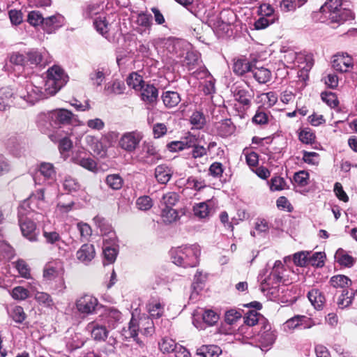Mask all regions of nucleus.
<instances>
[{
	"mask_svg": "<svg viewBox=\"0 0 357 357\" xmlns=\"http://www.w3.org/2000/svg\"><path fill=\"white\" fill-rule=\"evenodd\" d=\"M201 250L197 244L173 248L170 250L172 262L177 266L195 267L199 264Z\"/></svg>",
	"mask_w": 357,
	"mask_h": 357,
	"instance_id": "f03ea898",
	"label": "nucleus"
},
{
	"mask_svg": "<svg viewBox=\"0 0 357 357\" xmlns=\"http://www.w3.org/2000/svg\"><path fill=\"white\" fill-rule=\"evenodd\" d=\"M143 137V134L137 130L125 132L119 139V146L125 151L132 153L139 147Z\"/></svg>",
	"mask_w": 357,
	"mask_h": 357,
	"instance_id": "f8f14e48",
	"label": "nucleus"
},
{
	"mask_svg": "<svg viewBox=\"0 0 357 357\" xmlns=\"http://www.w3.org/2000/svg\"><path fill=\"white\" fill-rule=\"evenodd\" d=\"M50 116L51 121L56 124H73L76 122L81 124L70 111L65 109H55L50 113Z\"/></svg>",
	"mask_w": 357,
	"mask_h": 357,
	"instance_id": "dca6fc26",
	"label": "nucleus"
},
{
	"mask_svg": "<svg viewBox=\"0 0 357 357\" xmlns=\"http://www.w3.org/2000/svg\"><path fill=\"white\" fill-rule=\"evenodd\" d=\"M172 174V170L166 165H160L155 168V178L160 184L167 183L171 179Z\"/></svg>",
	"mask_w": 357,
	"mask_h": 357,
	"instance_id": "cd10ccee",
	"label": "nucleus"
},
{
	"mask_svg": "<svg viewBox=\"0 0 357 357\" xmlns=\"http://www.w3.org/2000/svg\"><path fill=\"white\" fill-rule=\"evenodd\" d=\"M93 25L98 33L104 37L107 38L110 24L106 20L105 14L96 17L93 20Z\"/></svg>",
	"mask_w": 357,
	"mask_h": 357,
	"instance_id": "72a5a7b5",
	"label": "nucleus"
},
{
	"mask_svg": "<svg viewBox=\"0 0 357 357\" xmlns=\"http://www.w3.org/2000/svg\"><path fill=\"white\" fill-rule=\"evenodd\" d=\"M258 14L260 16L272 18L278 17L275 14V10L269 3H262L258 8Z\"/></svg>",
	"mask_w": 357,
	"mask_h": 357,
	"instance_id": "338daca9",
	"label": "nucleus"
},
{
	"mask_svg": "<svg viewBox=\"0 0 357 357\" xmlns=\"http://www.w3.org/2000/svg\"><path fill=\"white\" fill-rule=\"evenodd\" d=\"M98 305V298L91 294H84L75 301V307L77 312L86 316L96 314Z\"/></svg>",
	"mask_w": 357,
	"mask_h": 357,
	"instance_id": "1a4fd4ad",
	"label": "nucleus"
},
{
	"mask_svg": "<svg viewBox=\"0 0 357 357\" xmlns=\"http://www.w3.org/2000/svg\"><path fill=\"white\" fill-rule=\"evenodd\" d=\"M85 330L91 334V337L98 342L105 341L109 331L106 326L100 324L98 320H94L89 322Z\"/></svg>",
	"mask_w": 357,
	"mask_h": 357,
	"instance_id": "2eb2a0df",
	"label": "nucleus"
},
{
	"mask_svg": "<svg viewBox=\"0 0 357 357\" xmlns=\"http://www.w3.org/2000/svg\"><path fill=\"white\" fill-rule=\"evenodd\" d=\"M279 4L280 10L283 12L295 10L303 6L307 0H275Z\"/></svg>",
	"mask_w": 357,
	"mask_h": 357,
	"instance_id": "c9c22d12",
	"label": "nucleus"
},
{
	"mask_svg": "<svg viewBox=\"0 0 357 357\" xmlns=\"http://www.w3.org/2000/svg\"><path fill=\"white\" fill-rule=\"evenodd\" d=\"M8 61L3 66V70L8 73L13 71L12 66L25 67L27 66L26 55L19 52H13L8 55Z\"/></svg>",
	"mask_w": 357,
	"mask_h": 357,
	"instance_id": "a211bd4d",
	"label": "nucleus"
},
{
	"mask_svg": "<svg viewBox=\"0 0 357 357\" xmlns=\"http://www.w3.org/2000/svg\"><path fill=\"white\" fill-rule=\"evenodd\" d=\"M332 67L340 73H349L354 68V61L347 53H337L333 56Z\"/></svg>",
	"mask_w": 357,
	"mask_h": 357,
	"instance_id": "4468645a",
	"label": "nucleus"
},
{
	"mask_svg": "<svg viewBox=\"0 0 357 357\" xmlns=\"http://www.w3.org/2000/svg\"><path fill=\"white\" fill-rule=\"evenodd\" d=\"M354 296V293L351 292L349 294L347 290H343L337 301L338 306L342 309L349 306L352 303Z\"/></svg>",
	"mask_w": 357,
	"mask_h": 357,
	"instance_id": "13d9d810",
	"label": "nucleus"
},
{
	"mask_svg": "<svg viewBox=\"0 0 357 357\" xmlns=\"http://www.w3.org/2000/svg\"><path fill=\"white\" fill-rule=\"evenodd\" d=\"M165 304L159 299L151 298L146 304V310L151 318L159 319L163 315Z\"/></svg>",
	"mask_w": 357,
	"mask_h": 357,
	"instance_id": "a878e982",
	"label": "nucleus"
},
{
	"mask_svg": "<svg viewBox=\"0 0 357 357\" xmlns=\"http://www.w3.org/2000/svg\"><path fill=\"white\" fill-rule=\"evenodd\" d=\"M27 66L45 65L47 63V54L31 50L26 53Z\"/></svg>",
	"mask_w": 357,
	"mask_h": 357,
	"instance_id": "c756f323",
	"label": "nucleus"
},
{
	"mask_svg": "<svg viewBox=\"0 0 357 357\" xmlns=\"http://www.w3.org/2000/svg\"><path fill=\"white\" fill-rule=\"evenodd\" d=\"M105 182L107 185L113 190H119L121 188L123 180L119 174H109L106 177Z\"/></svg>",
	"mask_w": 357,
	"mask_h": 357,
	"instance_id": "3c124183",
	"label": "nucleus"
},
{
	"mask_svg": "<svg viewBox=\"0 0 357 357\" xmlns=\"http://www.w3.org/2000/svg\"><path fill=\"white\" fill-rule=\"evenodd\" d=\"M278 20V17H265L261 16L259 19H257L253 24L254 29L255 30H262L265 29L270 25L275 23V22Z\"/></svg>",
	"mask_w": 357,
	"mask_h": 357,
	"instance_id": "6e6d98bb",
	"label": "nucleus"
},
{
	"mask_svg": "<svg viewBox=\"0 0 357 357\" xmlns=\"http://www.w3.org/2000/svg\"><path fill=\"white\" fill-rule=\"evenodd\" d=\"M284 271V268L283 264L281 261L277 260L275 261L272 271L267 278L262 279L264 275L260 273L259 278H260L261 280V290L265 291L280 283L283 278Z\"/></svg>",
	"mask_w": 357,
	"mask_h": 357,
	"instance_id": "6e6552de",
	"label": "nucleus"
},
{
	"mask_svg": "<svg viewBox=\"0 0 357 357\" xmlns=\"http://www.w3.org/2000/svg\"><path fill=\"white\" fill-rule=\"evenodd\" d=\"M141 91V99L146 103L152 105L156 102L158 97V90L153 84H144L139 90Z\"/></svg>",
	"mask_w": 357,
	"mask_h": 357,
	"instance_id": "5701e85b",
	"label": "nucleus"
},
{
	"mask_svg": "<svg viewBox=\"0 0 357 357\" xmlns=\"http://www.w3.org/2000/svg\"><path fill=\"white\" fill-rule=\"evenodd\" d=\"M314 325V323L310 318L303 315H296L289 319L284 323V328L289 330H294L298 326H303V328L307 329L311 328Z\"/></svg>",
	"mask_w": 357,
	"mask_h": 357,
	"instance_id": "412c9836",
	"label": "nucleus"
},
{
	"mask_svg": "<svg viewBox=\"0 0 357 357\" xmlns=\"http://www.w3.org/2000/svg\"><path fill=\"white\" fill-rule=\"evenodd\" d=\"M270 229L268 222L264 219H257L255 224V230L250 232L253 236H256V232L258 234L267 233Z\"/></svg>",
	"mask_w": 357,
	"mask_h": 357,
	"instance_id": "774afa93",
	"label": "nucleus"
},
{
	"mask_svg": "<svg viewBox=\"0 0 357 357\" xmlns=\"http://www.w3.org/2000/svg\"><path fill=\"white\" fill-rule=\"evenodd\" d=\"M35 299L39 304L43 305L45 307H50L54 304L50 295L46 292L36 291L35 293Z\"/></svg>",
	"mask_w": 357,
	"mask_h": 357,
	"instance_id": "052dcab7",
	"label": "nucleus"
},
{
	"mask_svg": "<svg viewBox=\"0 0 357 357\" xmlns=\"http://www.w3.org/2000/svg\"><path fill=\"white\" fill-rule=\"evenodd\" d=\"M161 215L162 220L168 224L174 222L178 219V213L173 207H163Z\"/></svg>",
	"mask_w": 357,
	"mask_h": 357,
	"instance_id": "de8ad7c7",
	"label": "nucleus"
},
{
	"mask_svg": "<svg viewBox=\"0 0 357 357\" xmlns=\"http://www.w3.org/2000/svg\"><path fill=\"white\" fill-rule=\"evenodd\" d=\"M84 141L96 155L100 158H104L107 155V148L98 137L88 135L85 137Z\"/></svg>",
	"mask_w": 357,
	"mask_h": 357,
	"instance_id": "aec40b11",
	"label": "nucleus"
},
{
	"mask_svg": "<svg viewBox=\"0 0 357 357\" xmlns=\"http://www.w3.org/2000/svg\"><path fill=\"white\" fill-rule=\"evenodd\" d=\"M133 158L136 162L142 166L151 167L157 164L162 157L153 142L144 141L135 152Z\"/></svg>",
	"mask_w": 357,
	"mask_h": 357,
	"instance_id": "20e7f679",
	"label": "nucleus"
},
{
	"mask_svg": "<svg viewBox=\"0 0 357 357\" xmlns=\"http://www.w3.org/2000/svg\"><path fill=\"white\" fill-rule=\"evenodd\" d=\"M320 12L325 15V18L328 19L331 23L340 24L353 18L350 10L342 8L341 0H327L320 8Z\"/></svg>",
	"mask_w": 357,
	"mask_h": 357,
	"instance_id": "7ed1b4c3",
	"label": "nucleus"
},
{
	"mask_svg": "<svg viewBox=\"0 0 357 357\" xmlns=\"http://www.w3.org/2000/svg\"><path fill=\"white\" fill-rule=\"evenodd\" d=\"M63 22V17L59 14L44 17L42 28L47 33H51L60 27Z\"/></svg>",
	"mask_w": 357,
	"mask_h": 357,
	"instance_id": "bb28decb",
	"label": "nucleus"
},
{
	"mask_svg": "<svg viewBox=\"0 0 357 357\" xmlns=\"http://www.w3.org/2000/svg\"><path fill=\"white\" fill-rule=\"evenodd\" d=\"M244 322L249 326H254L257 324L261 325V328L266 324V320L258 313L251 312L244 318Z\"/></svg>",
	"mask_w": 357,
	"mask_h": 357,
	"instance_id": "c03bdc74",
	"label": "nucleus"
},
{
	"mask_svg": "<svg viewBox=\"0 0 357 357\" xmlns=\"http://www.w3.org/2000/svg\"><path fill=\"white\" fill-rule=\"evenodd\" d=\"M95 256L94 246L88 243L83 244L76 252V259L84 264H89Z\"/></svg>",
	"mask_w": 357,
	"mask_h": 357,
	"instance_id": "4be33fe9",
	"label": "nucleus"
},
{
	"mask_svg": "<svg viewBox=\"0 0 357 357\" xmlns=\"http://www.w3.org/2000/svg\"><path fill=\"white\" fill-rule=\"evenodd\" d=\"M284 59L289 65V67L291 68H299L301 73V76H302L303 73L310 71L313 65L310 58H307L302 54H297L294 52H287L284 55Z\"/></svg>",
	"mask_w": 357,
	"mask_h": 357,
	"instance_id": "9d476101",
	"label": "nucleus"
},
{
	"mask_svg": "<svg viewBox=\"0 0 357 357\" xmlns=\"http://www.w3.org/2000/svg\"><path fill=\"white\" fill-rule=\"evenodd\" d=\"M204 324L208 326L215 325L219 320V315L212 310H205L202 314Z\"/></svg>",
	"mask_w": 357,
	"mask_h": 357,
	"instance_id": "864d4df0",
	"label": "nucleus"
},
{
	"mask_svg": "<svg viewBox=\"0 0 357 357\" xmlns=\"http://www.w3.org/2000/svg\"><path fill=\"white\" fill-rule=\"evenodd\" d=\"M154 331L153 322L151 317L143 315L139 319L133 316L129 322L128 328L126 333H128V337L137 340L138 332L147 336L151 335Z\"/></svg>",
	"mask_w": 357,
	"mask_h": 357,
	"instance_id": "423d86ee",
	"label": "nucleus"
},
{
	"mask_svg": "<svg viewBox=\"0 0 357 357\" xmlns=\"http://www.w3.org/2000/svg\"><path fill=\"white\" fill-rule=\"evenodd\" d=\"M62 186L63 190L68 192H76L80 188V185L77 179L70 176L64 177Z\"/></svg>",
	"mask_w": 357,
	"mask_h": 357,
	"instance_id": "49530a36",
	"label": "nucleus"
},
{
	"mask_svg": "<svg viewBox=\"0 0 357 357\" xmlns=\"http://www.w3.org/2000/svg\"><path fill=\"white\" fill-rule=\"evenodd\" d=\"M21 97L31 105L35 104L40 99L46 98V94L42 91V88L32 84L26 86V93H22Z\"/></svg>",
	"mask_w": 357,
	"mask_h": 357,
	"instance_id": "6ab92c4d",
	"label": "nucleus"
},
{
	"mask_svg": "<svg viewBox=\"0 0 357 357\" xmlns=\"http://www.w3.org/2000/svg\"><path fill=\"white\" fill-rule=\"evenodd\" d=\"M62 87L61 86L57 85L56 81H54L52 79H50L49 77H46L43 91L46 94V98L47 96L54 95Z\"/></svg>",
	"mask_w": 357,
	"mask_h": 357,
	"instance_id": "5fc2aeb1",
	"label": "nucleus"
},
{
	"mask_svg": "<svg viewBox=\"0 0 357 357\" xmlns=\"http://www.w3.org/2000/svg\"><path fill=\"white\" fill-rule=\"evenodd\" d=\"M234 17L235 15L231 10H225L219 15L208 18L207 22L219 37H223L229 35Z\"/></svg>",
	"mask_w": 357,
	"mask_h": 357,
	"instance_id": "39448f33",
	"label": "nucleus"
},
{
	"mask_svg": "<svg viewBox=\"0 0 357 357\" xmlns=\"http://www.w3.org/2000/svg\"><path fill=\"white\" fill-rule=\"evenodd\" d=\"M251 73L255 80L259 84H266L269 82L272 77V73L269 69L265 67L252 66Z\"/></svg>",
	"mask_w": 357,
	"mask_h": 357,
	"instance_id": "7c9ffc66",
	"label": "nucleus"
},
{
	"mask_svg": "<svg viewBox=\"0 0 357 357\" xmlns=\"http://www.w3.org/2000/svg\"><path fill=\"white\" fill-rule=\"evenodd\" d=\"M178 62H181L188 70H192L197 67L200 62V54L196 51H192L189 49L185 56Z\"/></svg>",
	"mask_w": 357,
	"mask_h": 357,
	"instance_id": "393cba45",
	"label": "nucleus"
},
{
	"mask_svg": "<svg viewBox=\"0 0 357 357\" xmlns=\"http://www.w3.org/2000/svg\"><path fill=\"white\" fill-rule=\"evenodd\" d=\"M13 264L21 277L26 279L30 278V268L26 261L22 259H19L13 262Z\"/></svg>",
	"mask_w": 357,
	"mask_h": 357,
	"instance_id": "bf43d9fd",
	"label": "nucleus"
},
{
	"mask_svg": "<svg viewBox=\"0 0 357 357\" xmlns=\"http://www.w3.org/2000/svg\"><path fill=\"white\" fill-rule=\"evenodd\" d=\"M47 206L45 201L44 189H39L36 194L24 200L18 208V218L22 235L30 241L38 239V232L36 224L26 217L31 211L36 208L43 210Z\"/></svg>",
	"mask_w": 357,
	"mask_h": 357,
	"instance_id": "f257e3e1",
	"label": "nucleus"
},
{
	"mask_svg": "<svg viewBox=\"0 0 357 357\" xmlns=\"http://www.w3.org/2000/svg\"><path fill=\"white\" fill-rule=\"evenodd\" d=\"M47 77L56 81L58 86L63 87L68 82V76L59 66H54L50 68L47 73Z\"/></svg>",
	"mask_w": 357,
	"mask_h": 357,
	"instance_id": "c85d7f7f",
	"label": "nucleus"
},
{
	"mask_svg": "<svg viewBox=\"0 0 357 357\" xmlns=\"http://www.w3.org/2000/svg\"><path fill=\"white\" fill-rule=\"evenodd\" d=\"M162 99L165 106L167 108L174 107L181 102L179 94L172 91L164 92L162 95Z\"/></svg>",
	"mask_w": 357,
	"mask_h": 357,
	"instance_id": "e433bc0d",
	"label": "nucleus"
},
{
	"mask_svg": "<svg viewBox=\"0 0 357 357\" xmlns=\"http://www.w3.org/2000/svg\"><path fill=\"white\" fill-rule=\"evenodd\" d=\"M103 5L100 3H91L88 4L83 12V15L86 18H94L100 15H104L102 13Z\"/></svg>",
	"mask_w": 357,
	"mask_h": 357,
	"instance_id": "4c0bfd02",
	"label": "nucleus"
},
{
	"mask_svg": "<svg viewBox=\"0 0 357 357\" xmlns=\"http://www.w3.org/2000/svg\"><path fill=\"white\" fill-rule=\"evenodd\" d=\"M307 298L314 308L317 310L322 309L326 301L324 295L317 289L310 291L307 294Z\"/></svg>",
	"mask_w": 357,
	"mask_h": 357,
	"instance_id": "473e14b6",
	"label": "nucleus"
},
{
	"mask_svg": "<svg viewBox=\"0 0 357 357\" xmlns=\"http://www.w3.org/2000/svg\"><path fill=\"white\" fill-rule=\"evenodd\" d=\"M136 24L137 25V31L140 34H149L152 22V16L146 13L142 12L137 16Z\"/></svg>",
	"mask_w": 357,
	"mask_h": 357,
	"instance_id": "b1692460",
	"label": "nucleus"
},
{
	"mask_svg": "<svg viewBox=\"0 0 357 357\" xmlns=\"http://www.w3.org/2000/svg\"><path fill=\"white\" fill-rule=\"evenodd\" d=\"M325 254L321 252L312 253L308 255L307 265L317 267H321L324 264Z\"/></svg>",
	"mask_w": 357,
	"mask_h": 357,
	"instance_id": "603ef678",
	"label": "nucleus"
},
{
	"mask_svg": "<svg viewBox=\"0 0 357 357\" xmlns=\"http://www.w3.org/2000/svg\"><path fill=\"white\" fill-rule=\"evenodd\" d=\"M215 202L213 199L194 204L192 211L195 216L204 219L208 218L214 212Z\"/></svg>",
	"mask_w": 357,
	"mask_h": 357,
	"instance_id": "f3484780",
	"label": "nucleus"
},
{
	"mask_svg": "<svg viewBox=\"0 0 357 357\" xmlns=\"http://www.w3.org/2000/svg\"><path fill=\"white\" fill-rule=\"evenodd\" d=\"M43 20L44 16L38 10H33L29 12L28 14L27 21L33 26H37L38 25L42 26Z\"/></svg>",
	"mask_w": 357,
	"mask_h": 357,
	"instance_id": "4d7b16f0",
	"label": "nucleus"
},
{
	"mask_svg": "<svg viewBox=\"0 0 357 357\" xmlns=\"http://www.w3.org/2000/svg\"><path fill=\"white\" fill-rule=\"evenodd\" d=\"M160 349L163 353H169L176 351L177 345L175 341L169 337H164L159 343Z\"/></svg>",
	"mask_w": 357,
	"mask_h": 357,
	"instance_id": "680f3d73",
	"label": "nucleus"
},
{
	"mask_svg": "<svg viewBox=\"0 0 357 357\" xmlns=\"http://www.w3.org/2000/svg\"><path fill=\"white\" fill-rule=\"evenodd\" d=\"M252 66H253L247 59H238L234 60L232 68L236 75L242 76L246 73H251Z\"/></svg>",
	"mask_w": 357,
	"mask_h": 357,
	"instance_id": "2f4dec72",
	"label": "nucleus"
},
{
	"mask_svg": "<svg viewBox=\"0 0 357 357\" xmlns=\"http://www.w3.org/2000/svg\"><path fill=\"white\" fill-rule=\"evenodd\" d=\"M321 96L322 100L330 107L335 108L338 106L339 101L335 93L333 92H323Z\"/></svg>",
	"mask_w": 357,
	"mask_h": 357,
	"instance_id": "0e129e2a",
	"label": "nucleus"
},
{
	"mask_svg": "<svg viewBox=\"0 0 357 357\" xmlns=\"http://www.w3.org/2000/svg\"><path fill=\"white\" fill-rule=\"evenodd\" d=\"M107 241V239L105 237H104L103 254L105 260L107 261V264H109L114 262V261L116 260L117 256V250L115 248L112 247L110 245H107L106 244Z\"/></svg>",
	"mask_w": 357,
	"mask_h": 357,
	"instance_id": "a18cd8bd",
	"label": "nucleus"
},
{
	"mask_svg": "<svg viewBox=\"0 0 357 357\" xmlns=\"http://www.w3.org/2000/svg\"><path fill=\"white\" fill-rule=\"evenodd\" d=\"M74 162L82 167L83 168L95 172L97 171V163L96 162L92 159L91 158H83L79 156H76L74 158Z\"/></svg>",
	"mask_w": 357,
	"mask_h": 357,
	"instance_id": "58836bf2",
	"label": "nucleus"
},
{
	"mask_svg": "<svg viewBox=\"0 0 357 357\" xmlns=\"http://www.w3.org/2000/svg\"><path fill=\"white\" fill-rule=\"evenodd\" d=\"M8 313L9 317L15 322L18 324L22 323L26 317L24 309L19 305L12 307L10 310H8Z\"/></svg>",
	"mask_w": 357,
	"mask_h": 357,
	"instance_id": "a19ab883",
	"label": "nucleus"
},
{
	"mask_svg": "<svg viewBox=\"0 0 357 357\" xmlns=\"http://www.w3.org/2000/svg\"><path fill=\"white\" fill-rule=\"evenodd\" d=\"M336 261L342 266L351 267L354 263V259L346 253V252L340 248L337 250L335 255Z\"/></svg>",
	"mask_w": 357,
	"mask_h": 357,
	"instance_id": "ea45409f",
	"label": "nucleus"
},
{
	"mask_svg": "<svg viewBox=\"0 0 357 357\" xmlns=\"http://www.w3.org/2000/svg\"><path fill=\"white\" fill-rule=\"evenodd\" d=\"M262 341L267 345L272 344L275 340V335L271 331V326L268 324H264L259 332Z\"/></svg>",
	"mask_w": 357,
	"mask_h": 357,
	"instance_id": "8fccbe9b",
	"label": "nucleus"
},
{
	"mask_svg": "<svg viewBox=\"0 0 357 357\" xmlns=\"http://www.w3.org/2000/svg\"><path fill=\"white\" fill-rule=\"evenodd\" d=\"M125 89L124 84L120 81L115 80L112 82H109L105 86V90L109 93L115 94H121Z\"/></svg>",
	"mask_w": 357,
	"mask_h": 357,
	"instance_id": "69168bd1",
	"label": "nucleus"
},
{
	"mask_svg": "<svg viewBox=\"0 0 357 357\" xmlns=\"http://www.w3.org/2000/svg\"><path fill=\"white\" fill-rule=\"evenodd\" d=\"M331 284L335 288H345L351 284V280L344 275H337L331 278Z\"/></svg>",
	"mask_w": 357,
	"mask_h": 357,
	"instance_id": "09e8293b",
	"label": "nucleus"
},
{
	"mask_svg": "<svg viewBox=\"0 0 357 357\" xmlns=\"http://www.w3.org/2000/svg\"><path fill=\"white\" fill-rule=\"evenodd\" d=\"M127 84L136 91H139L144 84L142 77L137 73L133 72L126 79Z\"/></svg>",
	"mask_w": 357,
	"mask_h": 357,
	"instance_id": "37998d69",
	"label": "nucleus"
},
{
	"mask_svg": "<svg viewBox=\"0 0 357 357\" xmlns=\"http://www.w3.org/2000/svg\"><path fill=\"white\" fill-rule=\"evenodd\" d=\"M234 100L241 105L245 109L250 107L255 93L252 90L248 89L243 84L236 82L231 88Z\"/></svg>",
	"mask_w": 357,
	"mask_h": 357,
	"instance_id": "9b49d317",
	"label": "nucleus"
},
{
	"mask_svg": "<svg viewBox=\"0 0 357 357\" xmlns=\"http://www.w3.org/2000/svg\"><path fill=\"white\" fill-rule=\"evenodd\" d=\"M167 50L171 54V56L175 59L181 60L186 52L190 49V45L183 40L174 39L167 43Z\"/></svg>",
	"mask_w": 357,
	"mask_h": 357,
	"instance_id": "ddd939ff",
	"label": "nucleus"
},
{
	"mask_svg": "<svg viewBox=\"0 0 357 357\" xmlns=\"http://www.w3.org/2000/svg\"><path fill=\"white\" fill-rule=\"evenodd\" d=\"M56 179V172L53 164L50 162H41L36 172L33 180L36 184H52Z\"/></svg>",
	"mask_w": 357,
	"mask_h": 357,
	"instance_id": "0eeeda50",
	"label": "nucleus"
},
{
	"mask_svg": "<svg viewBox=\"0 0 357 357\" xmlns=\"http://www.w3.org/2000/svg\"><path fill=\"white\" fill-rule=\"evenodd\" d=\"M221 349L216 345H203L197 349V354L202 357H219Z\"/></svg>",
	"mask_w": 357,
	"mask_h": 357,
	"instance_id": "f704fd0d",
	"label": "nucleus"
},
{
	"mask_svg": "<svg viewBox=\"0 0 357 357\" xmlns=\"http://www.w3.org/2000/svg\"><path fill=\"white\" fill-rule=\"evenodd\" d=\"M179 195L175 192H168L162 195L160 203L163 207H173L179 201Z\"/></svg>",
	"mask_w": 357,
	"mask_h": 357,
	"instance_id": "79ce46f5",
	"label": "nucleus"
},
{
	"mask_svg": "<svg viewBox=\"0 0 357 357\" xmlns=\"http://www.w3.org/2000/svg\"><path fill=\"white\" fill-rule=\"evenodd\" d=\"M10 295L15 300L24 301L29 296V292L24 287L17 286L12 289Z\"/></svg>",
	"mask_w": 357,
	"mask_h": 357,
	"instance_id": "e2e57ef3",
	"label": "nucleus"
}]
</instances>
